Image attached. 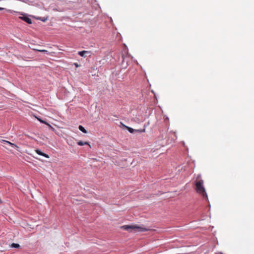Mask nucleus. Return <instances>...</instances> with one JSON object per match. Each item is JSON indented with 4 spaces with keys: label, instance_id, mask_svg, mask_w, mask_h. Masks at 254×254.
I'll list each match as a JSON object with an SVG mask.
<instances>
[{
    "label": "nucleus",
    "instance_id": "obj_1",
    "mask_svg": "<svg viewBox=\"0 0 254 254\" xmlns=\"http://www.w3.org/2000/svg\"><path fill=\"white\" fill-rule=\"evenodd\" d=\"M195 186V190L197 193L201 195L203 198H207V195L203 186V181L200 178V176H198L194 181Z\"/></svg>",
    "mask_w": 254,
    "mask_h": 254
},
{
    "label": "nucleus",
    "instance_id": "obj_2",
    "mask_svg": "<svg viewBox=\"0 0 254 254\" xmlns=\"http://www.w3.org/2000/svg\"><path fill=\"white\" fill-rule=\"evenodd\" d=\"M120 228L121 229L128 231L129 232H131L133 231L137 232H142L145 230L144 228H143L137 225H126L122 226Z\"/></svg>",
    "mask_w": 254,
    "mask_h": 254
},
{
    "label": "nucleus",
    "instance_id": "obj_3",
    "mask_svg": "<svg viewBox=\"0 0 254 254\" xmlns=\"http://www.w3.org/2000/svg\"><path fill=\"white\" fill-rule=\"evenodd\" d=\"M78 54L82 57H86L87 56L90 57L91 52L88 51H82L78 52Z\"/></svg>",
    "mask_w": 254,
    "mask_h": 254
},
{
    "label": "nucleus",
    "instance_id": "obj_4",
    "mask_svg": "<svg viewBox=\"0 0 254 254\" xmlns=\"http://www.w3.org/2000/svg\"><path fill=\"white\" fill-rule=\"evenodd\" d=\"M19 18L20 19H22V20L24 21L25 22H27L28 24L32 23V20L27 16H20Z\"/></svg>",
    "mask_w": 254,
    "mask_h": 254
},
{
    "label": "nucleus",
    "instance_id": "obj_5",
    "mask_svg": "<svg viewBox=\"0 0 254 254\" xmlns=\"http://www.w3.org/2000/svg\"><path fill=\"white\" fill-rule=\"evenodd\" d=\"M0 142L2 143H3L4 144H7L12 147H16V148L18 147L16 144L12 143L8 141L2 139L0 140Z\"/></svg>",
    "mask_w": 254,
    "mask_h": 254
},
{
    "label": "nucleus",
    "instance_id": "obj_6",
    "mask_svg": "<svg viewBox=\"0 0 254 254\" xmlns=\"http://www.w3.org/2000/svg\"><path fill=\"white\" fill-rule=\"evenodd\" d=\"M35 151L36 152L40 155H41V156H43L47 158H49V156L48 154L45 153H43V152H42L40 150L38 149H37L35 150Z\"/></svg>",
    "mask_w": 254,
    "mask_h": 254
},
{
    "label": "nucleus",
    "instance_id": "obj_7",
    "mask_svg": "<svg viewBox=\"0 0 254 254\" xmlns=\"http://www.w3.org/2000/svg\"><path fill=\"white\" fill-rule=\"evenodd\" d=\"M121 124L123 125V126L126 128H127L128 131L130 132V133H133L134 132H135V129H133L131 127H127V126H125V125L123 124L122 123Z\"/></svg>",
    "mask_w": 254,
    "mask_h": 254
},
{
    "label": "nucleus",
    "instance_id": "obj_8",
    "mask_svg": "<svg viewBox=\"0 0 254 254\" xmlns=\"http://www.w3.org/2000/svg\"><path fill=\"white\" fill-rule=\"evenodd\" d=\"M77 144L80 146L84 145H88L90 146L89 143L88 142H83L82 141H79L77 142Z\"/></svg>",
    "mask_w": 254,
    "mask_h": 254
},
{
    "label": "nucleus",
    "instance_id": "obj_9",
    "mask_svg": "<svg viewBox=\"0 0 254 254\" xmlns=\"http://www.w3.org/2000/svg\"><path fill=\"white\" fill-rule=\"evenodd\" d=\"M79 129L83 132V133H87V130L84 128V127L82 126L81 125H80L78 127Z\"/></svg>",
    "mask_w": 254,
    "mask_h": 254
},
{
    "label": "nucleus",
    "instance_id": "obj_10",
    "mask_svg": "<svg viewBox=\"0 0 254 254\" xmlns=\"http://www.w3.org/2000/svg\"><path fill=\"white\" fill-rule=\"evenodd\" d=\"M11 246L12 248H19L20 247L18 244H16V243H12L11 244Z\"/></svg>",
    "mask_w": 254,
    "mask_h": 254
},
{
    "label": "nucleus",
    "instance_id": "obj_11",
    "mask_svg": "<svg viewBox=\"0 0 254 254\" xmlns=\"http://www.w3.org/2000/svg\"><path fill=\"white\" fill-rule=\"evenodd\" d=\"M145 131V129L144 128L143 129H135V132H138V133L144 132Z\"/></svg>",
    "mask_w": 254,
    "mask_h": 254
},
{
    "label": "nucleus",
    "instance_id": "obj_12",
    "mask_svg": "<svg viewBox=\"0 0 254 254\" xmlns=\"http://www.w3.org/2000/svg\"><path fill=\"white\" fill-rule=\"evenodd\" d=\"M37 51L39 52H40L46 53L47 54H49V53L48 52V51L45 50H38Z\"/></svg>",
    "mask_w": 254,
    "mask_h": 254
},
{
    "label": "nucleus",
    "instance_id": "obj_13",
    "mask_svg": "<svg viewBox=\"0 0 254 254\" xmlns=\"http://www.w3.org/2000/svg\"><path fill=\"white\" fill-rule=\"evenodd\" d=\"M122 64H124V63L126 62V61H125V56L123 54L122 55Z\"/></svg>",
    "mask_w": 254,
    "mask_h": 254
},
{
    "label": "nucleus",
    "instance_id": "obj_14",
    "mask_svg": "<svg viewBox=\"0 0 254 254\" xmlns=\"http://www.w3.org/2000/svg\"><path fill=\"white\" fill-rule=\"evenodd\" d=\"M38 120H39L41 123H44V124H46V125H48L50 126V125H49L48 123H47V122H45V121H43L42 120L40 119H38Z\"/></svg>",
    "mask_w": 254,
    "mask_h": 254
},
{
    "label": "nucleus",
    "instance_id": "obj_15",
    "mask_svg": "<svg viewBox=\"0 0 254 254\" xmlns=\"http://www.w3.org/2000/svg\"><path fill=\"white\" fill-rule=\"evenodd\" d=\"M75 64V65L76 67L78 66V65L77 64Z\"/></svg>",
    "mask_w": 254,
    "mask_h": 254
},
{
    "label": "nucleus",
    "instance_id": "obj_16",
    "mask_svg": "<svg viewBox=\"0 0 254 254\" xmlns=\"http://www.w3.org/2000/svg\"><path fill=\"white\" fill-rule=\"evenodd\" d=\"M42 20L43 21H45L46 19H42Z\"/></svg>",
    "mask_w": 254,
    "mask_h": 254
},
{
    "label": "nucleus",
    "instance_id": "obj_17",
    "mask_svg": "<svg viewBox=\"0 0 254 254\" xmlns=\"http://www.w3.org/2000/svg\"><path fill=\"white\" fill-rule=\"evenodd\" d=\"M3 8L2 7H0V10H2Z\"/></svg>",
    "mask_w": 254,
    "mask_h": 254
},
{
    "label": "nucleus",
    "instance_id": "obj_18",
    "mask_svg": "<svg viewBox=\"0 0 254 254\" xmlns=\"http://www.w3.org/2000/svg\"><path fill=\"white\" fill-rule=\"evenodd\" d=\"M127 66V62H126V66Z\"/></svg>",
    "mask_w": 254,
    "mask_h": 254
},
{
    "label": "nucleus",
    "instance_id": "obj_19",
    "mask_svg": "<svg viewBox=\"0 0 254 254\" xmlns=\"http://www.w3.org/2000/svg\"><path fill=\"white\" fill-rule=\"evenodd\" d=\"M2 203V201L1 200V199H0V203Z\"/></svg>",
    "mask_w": 254,
    "mask_h": 254
}]
</instances>
